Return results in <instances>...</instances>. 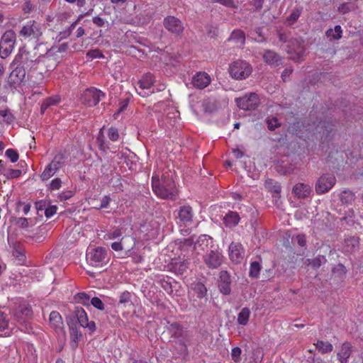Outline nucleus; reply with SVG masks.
I'll return each instance as SVG.
<instances>
[{"label":"nucleus","instance_id":"obj_42","mask_svg":"<svg viewBox=\"0 0 363 363\" xmlns=\"http://www.w3.org/2000/svg\"><path fill=\"white\" fill-rule=\"evenodd\" d=\"M47 59L48 57L45 56L39 57L35 60H30V64L28 63L27 66L30 67L31 69H38L40 68V65H41L42 63H44Z\"/></svg>","mask_w":363,"mask_h":363},{"label":"nucleus","instance_id":"obj_45","mask_svg":"<svg viewBox=\"0 0 363 363\" xmlns=\"http://www.w3.org/2000/svg\"><path fill=\"white\" fill-rule=\"evenodd\" d=\"M62 186V180L60 178H55L51 181L48 189L51 191L58 190Z\"/></svg>","mask_w":363,"mask_h":363},{"label":"nucleus","instance_id":"obj_64","mask_svg":"<svg viewBox=\"0 0 363 363\" xmlns=\"http://www.w3.org/2000/svg\"><path fill=\"white\" fill-rule=\"evenodd\" d=\"M220 4L227 7L234 8L235 6L233 0H220Z\"/></svg>","mask_w":363,"mask_h":363},{"label":"nucleus","instance_id":"obj_59","mask_svg":"<svg viewBox=\"0 0 363 363\" xmlns=\"http://www.w3.org/2000/svg\"><path fill=\"white\" fill-rule=\"evenodd\" d=\"M299 16H300V13L298 11H293L289 16L287 21L290 23H293L298 18Z\"/></svg>","mask_w":363,"mask_h":363},{"label":"nucleus","instance_id":"obj_26","mask_svg":"<svg viewBox=\"0 0 363 363\" xmlns=\"http://www.w3.org/2000/svg\"><path fill=\"white\" fill-rule=\"evenodd\" d=\"M191 292H193L194 295L196 296L197 298H202L206 296L207 289L204 284L201 282H196L191 284Z\"/></svg>","mask_w":363,"mask_h":363},{"label":"nucleus","instance_id":"obj_49","mask_svg":"<svg viewBox=\"0 0 363 363\" xmlns=\"http://www.w3.org/2000/svg\"><path fill=\"white\" fill-rule=\"evenodd\" d=\"M241 354V349L240 347H234L231 351L232 359L235 362H238Z\"/></svg>","mask_w":363,"mask_h":363},{"label":"nucleus","instance_id":"obj_29","mask_svg":"<svg viewBox=\"0 0 363 363\" xmlns=\"http://www.w3.org/2000/svg\"><path fill=\"white\" fill-rule=\"evenodd\" d=\"M359 239L356 237H350L345 241V250L347 252H352L359 247Z\"/></svg>","mask_w":363,"mask_h":363},{"label":"nucleus","instance_id":"obj_20","mask_svg":"<svg viewBox=\"0 0 363 363\" xmlns=\"http://www.w3.org/2000/svg\"><path fill=\"white\" fill-rule=\"evenodd\" d=\"M13 329V324L9 323L6 315L0 312V336H9Z\"/></svg>","mask_w":363,"mask_h":363},{"label":"nucleus","instance_id":"obj_54","mask_svg":"<svg viewBox=\"0 0 363 363\" xmlns=\"http://www.w3.org/2000/svg\"><path fill=\"white\" fill-rule=\"evenodd\" d=\"M57 206H52L49 208H47L45 211V216L47 218H50L52 216H54L57 213Z\"/></svg>","mask_w":363,"mask_h":363},{"label":"nucleus","instance_id":"obj_12","mask_svg":"<svg viewBox=\"0 0 363 363\" xmlns=\"http://www.w3.org/2000/svg\"><path fill=\"white\" fill-rule=\"evenodd\" d=\"M229 257L232 262L240 263L244 257V249L239 242H232L229 246Z\"/></svg>","mask_w":363,"mask_h":363},{"label":"nucleus","instance_id":"obj_11","mask_svg":"<svg viewBox=\"0 0 363 363\" xmlns=\"http://www.w3.org/2000/svg\"><path fill=\"white\" fill-rule=\"evenodd\" d=\"M204 262L210 268H217L223 262V255L218 250H211V252L204 257Z\"/></svg>","mask_w":363,"mask_h":363},{"label":"nucleus","instance_id":"obj_13","mask_svg":"<svg viewBox=\"0 0 363 363\" xmlns=\"http://www.w3.org/2000/svg\"><path fill=\"white\" fill-rule=\"evenodd\" d=\"M164 27L170 32L179 34L184 30V26L181 21L174 16H168L164 20Z\"/></svg>","mask_w":363,"mask_h":363},{"label":"nucleus","instance_id":"obj_15","mask_svg":"<svg viewBox=\"0 0 363 363\" xmlns=\"http://www.w3.org/2000/svg\"><path fill=\"white\" fill-rule=\"evenodd\" d=\"M75 314L82 327L88 328L91 332H94L96 330L95 323L89 321L87 315L83 308H76Z\"/></svg>","mask_w":363,"mask_h":363},{"label":"nucleus","instance_id":"obj_38","mask_svg":"<svg viewBox=\"0 0 363 363\" xmlns=\"http://www.w3.org/2000/svg\"><path fill=\"white\" fill-rule=\"evenodd\" d=\"M316 347L322 353H328L330 352L333 347L332 344L328 342H324L322 340H318L316 343Z\"/></svg>","mask_w":363,"mask_h":363},{"label":"nucleus","instance_id":"obj_55","mask_svg":"<svg viewBox=\"0 0 363 363\" xmlns=\"http://www.w3.org/2000/svg\"><path fill=\"white\" fill-rule=\"evenodd\" d=\"M59 101H60V98L58 96L49 98V99H48L46 100L45 104H44V106H45V108H47V107H48L50 106H52V105L57 104Z\"/></svg>","mask_w":363,"mask_h":363},{"label":"nucleus","instance_id":"obj_18","mask_svg":"<svg viewBox=\"0 0 363 363\" xmlns=\"http://www.w3.org/2000/svg\"><path fill=\"white\" fill-rule=\"evenodd\" d=\"M230 276L226 271L220 272L219 289L220 291L224 295H228L231 292Z\"/></svg>","mask_w":363,"mask_h":363},{"label":"nucleus","instance_id":"obj_53","mask_svg":"<svg viewBox=\"0 0 363 363\" xmlns=\"http://www.w3.org/2000/svg\"><path fill=\"white\" fill-rule=\"evenodd\" d=\"M130 294L128 291H125L121 294L119 298L120 303H128L130 301Z\"/></svg>","mask_w":363,"mask_h":363},{"label":"nucleus","instance_id":"obj_8","mask_svg":"<svg viewBox=\"0 0 363 363\" xmlns=\"http://www.w3.org/2000/svg\"><path fill=\"white\" fill-rule=\"evenodd\" d=\"M32 315L31 307L27 304L23 303L18 306L14 313V318L17 323L20 325H25V329L27 330V323Z\"/></svg>","mask_w":363,"mask_h":363},{"label":"nucleus","instance_id":"obj_31","mask_svg":"<svg viewBox=\"0 0 363 363\" xmlns=\"http://www.w3.org/2000/svg\"><path fill=\"white\" fill-rule=\"evenodd\" d=\"M16 42V34L12 30H6L2 35L1 44L15 45Z\"/></svg>","mask_w":363,"mask_h":363},{"label":"nucleus","instance_id":"obj_61","mask_svg":"<svg viewBox=\"0 0 363 363\" xmlns=\"http://www.w3.org/2000/svg\"><path fill=\"white\" fill-rule=\"evenodd\" d=\"M93 23L99 27H102L105 25L104 20L99 16H95L93 18Z\"/></svg>","mask_w":363,"mask_h":363},{"label":"nucleus","instance_id":"obj_43","mask_svg":"<svg viewBox=\"0 0 363 363\" xmlns=\"http://www.w3.org/2000/svg\"><path fill=\"white\" fill-rule=\"evenodd\" d=\"M5 155L11 160V162H16L19 158L18 152L13 149H8L5 152Z\"/></svg>","mask_w":363,"mask_h":363},{"label":"nucleus","instance_id":"obj_30","mask_svg":"<svg viewBox=\"0 0 363 363\" xmlns=\"http://www.w3.org/2000/svg\"><path fill=\"white\" fill-rule=\"evenodd\" d=\"M250 317V309L248 308H243L238 315L237 322L239 325L245 326L248 323Z\"/></svg>","mask_w":363,"mask_h":363},{"label":"nucleus","instance_id":"obj_27","mask_svg":"<svg viewBox=\"0 0 363 363\" xmlns=\"http://www.w3.org/2000/svg\"><path fill=\"white\" fill-rule=\"evenodd\" d=\"M189 267V263L185 261H174L171 263L172 270L178 274H182Z\"/></svg>","mask_w":363,"mask_h":363},{"label":"nucleus","instance_id":"obj_34","mask_svg":"<svg viewBox=\"0 0 363 363\" xmlns=\"http://www.w3.org/2000/svg\"><path fill=\"white\" fill-rule=\"evenodd\" d=\"M229 40L234 41L238 44V45H243L245 40L244 33L240 30H234L232 33Z\"/></svg>","mask_w":363,"mask_h":363},{"label":"nucleus","instance_id":"obj_5","mask_svg":"<svg viewBox=\"0 0 363 363\" xmlns=\"http://www.w3.org/2000/svg\"><path fill=\"white\" fill-rule=\"evenodd\" d=\"M252 71V66L245 60L235 61L229 67L230 76L237 80L247 78L251 74Z\"/></svg>","mask_w":363,"mask_h":363},{"label":"nucleus","instance_id":"obj_22","mask_svg":"<svg viewBox=\"0 0 363 363\" xmlns=\"http://www.w3.org/2000/svg\"><path fill=\"white\" fill-rule=\"evenodd\" d=\"M352 346L349 342H344L339 352H337V357L340 363H347L348 359L352 354Z\"/></svg>","mask_w":363,"mask_h":363},{"label":"nucleus","instance_id":"obj_35","mask_svg":"<svg viewBox=\"0 0 363 363\" xmlns=\"http://www.w3.org/2000/svg\"><path fill=\"white\" fill-rule=\"evenodd\" d=\"M325 257L324 256L319 255L313 259H306V263L314 269H318L322 265L323 263H325Z\"/></svg>","mask_w":363,"mask_h":363},{"label":"nucleus","instance_id":"obj_9","mask_svg":"<svg viewBox=\"0 0 363 363\" xmlns=\"http://www.w3.org/2000/svg\"><path fill=\"white\" fill-rule=\"evenodd\" d=\"M335 182L336 179L333 174H323L318 180V182L315 185V190L317 193L324 194L328 191L335 185Z\"/></svg>","mask_w":363,"mask_h":363},{"label":"nucleus","instance_id":"obj_21","mask_svg":"<svg viewBox=\"0 0 363 363\" xmlns=\"http://www.w3.org/2000/svg\"><path fill=\"white\" fill-rule=\"evenodd\" d=\"M135 245L134 239L132 237H124L121 242H114L111 244V248L115 251L123 250H130Z\"/></svg>","mask_w":363,"mask_h":363},{"label":"nucleus","instance_id":"obj_52","mask_svg":"<svg viewBox=\"0 0 363 363\" xmlns=\"http://www.w3.org/2000/svg\"><path fill=\"white\" fill-rule=\"evenodd\" d=\"M110 201H111V199L108 196H103L101 200V204L99 206H96V209H102V208H107Z\"/></svg>","mask_w":363,"mask_h":363},{"label":"nucleus","instance_id":"obj_40","mask_svg":"<svg viewBox=\"0 0 363 363\" xmlns=\"http://www.w3.org/2000/svg\"><path fill=\"white\" fill-rule=\"evenodd\" d=\"M14 48L13 45L8 44L3 45L0 43V56L1 58L7 57L13 51Z\"/></svg>","mask_w":363,"mask_h":363},{"label":"nucleus","instance_id":"obj_1","mask_svg":"<svg viewBox=\"0 0 363 363\" xmlns=\"http://www.w3.org/2000/svg\"><path fill=\"white\" fill-rule=\"evenodd\" d=\"M152 187L155 194L161 199L174 200L177 195L174 181L164 179L160 182L157 175L152 177Z\"/></svg>","mask_w":363,"mask_h":363},{"label":"nucleus","instance_id":"obj_24","mask_svg":"<svg viewBox=\"0 0 363 363\" xmlns=\"http://www.w3.org/2000/svg\"><path fill=\"white\" fill-rule=\"evenodd\" d=\"M263 59L270 66H278L281 63L279 55L272 50H266L263 54Z\"/></svg>","mask_w":363,"mask_h":363},{"label":"nucleus","instance_id":"obj_2","mask_svg":"<svg viewBox=\"0 0 363 363\" xmlns=\"http://www.w3.org/2000/svg\"><path fill=\"white\" fill-rule=\"evenodd\" d=\"M155 83L154 75L151 73H146L138 81V86L135 87L136 91L140 96L146 97L155 91L164 90L166 87L164 84L155 85Z\"/></svg>","mask_w":363,"mask_h":363},{"label":"nucleus","instance_id":"obj_37","mask_svg":"<svg viewBox=\"0 0 363 363\" xmlns=\"http://www.w3.org/2000/svg\"><path fill=\"white\" fill-rule=\"evenodd\" d=\"M74 301L75 302L82 304L84 306H89L91 303L89 296L84 292H81L76 294L74 296Z\"/></svg>","mask_w":363,"mask_h":363},{"label":"nucleus","instance_id":"obj_36","mask_svg":"<svg viewBox=\"0 0 363 363\" xmlns=\"http://www.w3.org/2000/svg\"><path fill=\"white\" fill-rule=\"evenodd\" d=\"M340 198L342 203H351L354 200V194L350 190H344L340 194Z\"/></svg>","mask_w":363,"mask_h":363},{"label":"nucleus","instance_id":"obj_32","mask_svg":"<svg viewBox=\"0 0 363 363\" xmlns=\"http://www.w3.org/2000/svg\"><path fill=\"white\" fill-rule=\"evenodd\" d=\"M210 243H212V238L206 235H203L198 239L195 244V248L196 250H199L200 248L201 250H204L205 248L208 247Z\"/></svg>","mask_w":363,"mask_h":363},{"label":"nucleus","instance_id":"obj_58","mask_svg":"<svg viewBox=\"0 0 363 363\" xmlns=\"http://www.w3.org/2000/svg\"><path fill=\"white\" fill-rule=\"evenodd\" d=\"M122 235V233L120 229H115L112 232L107 234V237L108 239H116L119 238Z\"/></svg>","mask_w":363,"mask_h":363},{"label":"nucleus","instance_id":"obj_44","mask_svg":"<svg viewBox=\"0 0 363 363\" xmlns=\"http://www.w3.org/2000/svg\"><path fill=\"white\" fill-rule=\"evenodd\" d=\"M21 174L19 169H7L4 173V176L8 179H13L18 177Z\"/></svg>","mask_w":363,"mask_h":363},{"label":"nucleus","instance_id":"obj_25","mask_svg":"<svg viewBox=\"0 0 363 363\" xmlns=\"http://www.w3.org/2000/svg\"><path fill=\"white\" fill-rule=\"evenodd\" d=\"M193 218L192 209L189 206H184L180 208L179 211V218L180 222L187 224L191 222Z\"/></svg>","mask_w":363,"mask_h":363},{"label":"nucleus","instance_id":"obj_28","mask_svg":"<svg viewBox=\"0 0 363 363\" xmlns=\"http://www.w3.org/2000/svg\"><path fill=\"white\" fill-rule=\"evenodd\" d=\"M240 220V216L236 212L230 211L223 218V222L227 227L236 225Z\"/></svg>","mask_w":363,"mask_h":363},{"label":"nucleus","instance_id":"obj_6","mask_svg":"<svg viewBox=\"0 0 363 363\" xmlns=\"http://www.w3.org/2000/svg\"><path fill=\"white\" fill-rule=\"evenodd\" d=\"M104 94L96 88H89L86 89L81 96L82 104L88 106H94L99 104Z\"/></svg>","mask_w":363,"mask_h":363},{"label":"nucleus","instance_id":"obj_48","mask_svg":"<svg viewBox=\"0 0 363 363\" xmlns=\"http://www.w3.org/2000/svg\"><path fill=\"white\" fill-rule=\"evenodd\" d=\"M92 306H94L96 308L99 310H104V305L101 300L97 297H94L91 299V303Z\"/></svg>","mask_w":363,"mask_h":363},{"label":"nucleus","instance_id":"obj_50","mask_svg":"<svg viewBox=\"0 0 363 363\" xmlns=\"http://www.w3.org/2000/svg\"><path fill=\"white\" fill-rule=\"evenodd\" d=\"M329 125L328 124H326L325 122H320L318 123V125H317L316 127V130L317 131L320 133V134H323V135H325V132H328V129H329Z\"/></svg>","mask_w":363,"mask_h":363},{"label":"nucleus","instance_id":"obj_3","mask_svg":"<svg viewBox=\"0 0 363 363\" xmlns=\"http://www.w3.org/2000/svg\"><path fill=\"white\" fill-rule=\"evenodd\" d=\"M86 260L90 265L100 267L106 264L109 258L105 248L102 247H89L86 252Z\"/></svg>","mask_w":363,"mask_h":363},{"label":"nucleus","instance_id":"obj_57","mask_svg":"<svg viewBox=\"0 0 363 363\" xmlns=\"http://www.w3.org/2000/svg\"><path fill=\"white\" fill-rule=\"evenodd\" d=\"M71 337H72V345L73 347H77V340L82 337V335L80 333H79L77 332V330H73L72 332H71Z\"/></svg>","mask_w":363,"mask_h":363},{"label":"nucleus","instance_id":"obj_16","mask_svg":"<svg viewBox=\"0 0 363 363\" xmlns=\"http://www.w3.org/2000/svg\"><path fill=\"white\" fill-rule=\"evenodd\" d=\"M191 82L194 87L203 89L211 83V77L206 72H199L193 77Z\"/></svg>","mask_w":363,"mask_h":363},{"label":"nucleus","instance_id":"obj_19","mask_svg":"<svg viewBox=\"0 0 363 363\" xmlns=\"http://www.w3.org/2000/svg\"><path fill=\"white\" fill-rule=\"evenodd\" d=\"M50 325L57 333L64 334V323L60 314L57 311H52L50 314Z\"/></svg>","mask_w":363,"mask_h":363},{"label":"nucleus","instance_id":"obj_60","mask_svg":"<svg viewBox=\"0 0 363 363\" xmlns=\"http://www.w3.org/2000/svg\"><path fill=\"white\" fill-rule=\"evenodd\" d=\"M267 123H268V128L270 130H274L277 127H278L279 125L278 121L276 118H273L272 119L269 120L267 121Z\"/></svg>","mask_w":363,"mask_h":363},{"label":"nucleus","instance_id":"obj_17","mask_svg":"<svg viewBox=\"0 0 363 363\" xmlns=\"http://www.w3.org/2000/svg\"><path fill=\"white\" fill-rule=\"evenodd\" d=\"M61 167V163L55 160L48 164L44 171L40 174L42 181H48L50 179Z\"/></svg>","mask_w":363,"mask_h":363},{"label":"nucleus","instance_id":"obj_41","mask_svg":"<svg viewBox=\"0 0 363 363\" xmlns=\"http://www.w3.org/2000/svg\"><path fill=\"white\" fill-rule=\"evenodd\" d=\"M260 269V264L257 262H252L249 271L250 277L257 278L259 274Z\"/></svg>","mask_w":363,"mask_h":363},{"label":"nucleus","instance_id":"obj_10","mask_svg":"<svg viewBox=\"0 0 363 363\" xmlns=\"http://www.w3.org/2000/svg\"><path fill=\"white\" fill-rule=\"evenodd\" d=\"M287 52L290 55L291 59L295 62H298L302 60L305 49L298 40H294L290 43Z\"/></svg>","mask_w":363,"mask_h":363},{"label":"nucleus","instance_id":"obj_23","mask_svg":"<svg viewBox=\"0 0 363 363\" xmlns=\"http://www.w3.org/2000/svg\"><path fill=\"white\" fill-rule=\"evenodd\" d=\"M293 192L297 197L303 199L310 196L311 188L308 184L298 183L294 186Z\"/></svg>","mask_w":363,"mask_h":363},{"label":"nucleus","instance_id":"obj_56","mask_svg":"<svg viewBox=\"0 0 363 363\" xmlns=\"http://www.w3.org/2000/svg\"><path fill=\"white\" fill-rule=\"evenodd\" d=\"M75 24H76V23H72L69 29H68L67 30H65L63 32H60V33L59 35L60 37L58 38V41H60L61 40L68 37L70 35V33H71V28H74Z\"/></svg>","mask_w":363,"mask_h":363},{"label":"nucleus","instance_id":"obj_62","mask_svg":"<svg viewBox=\"0 0 363 363\" xmlns=\"http://www.w3.org/2000/svg\"><path fill=\"white\" fill-rule=\"evenodd\" d=\"M293 69L291 68H286L282 74H281V78L284 81L286 79L287 77L290 76V74L292 73Z\"/></svg>","mask_w":363,"mask_h":363},{"label":"nucleus","instance_id":"obj_33","mask_svg":"<svg viewBox=\"0 0 363 363\" xmlns=\"http://www.w3.org/2000/svg\"><path fill=\"white\" fill-rule=\"evenodd\" d=\"M342 30L340 26H335L334 28H330L326 31V35L330 40H339L342 38Z\"/></svg>","mask_w":363,"mask_h":363},{"label":"nucleus","instance_id":"obj_7","mask_svg":"<svg viewBox=\"0 0 363 363\" xmlns=\"http://www.w3.org/2000/svg\"><path fill=\"white\" fill-rule=\"evenodd\" d=\"M238 106L243 110L255 109L259 104V99L257 94L250 93L245 96L235 99Z\"/></svg>","mask_w":363,"mask_h":363},{"label":"nucleus","instance_id":"obj_14","mask_svg":"<svg viewBox=\"0 0 363 363\" xmlns=\"http://www.w3.org/2000/svg\"><path fill=\"white\" fill-rule=\"evenodd\" d=\"M26 77L25 69L21 67H16L9 74L8 82L13 86L16 87L23 82Z\"/></svg>","mask_w":363,"mask_h":363},{"label":"nucleus","instance_id":"obj_46","mask_svg":"<svg viewBox=\"0 0 363 363\" xmlns=\"http://www.w3.org/2000/svg\"><path fill=\"white\" fill-rule=\"evenodd\" d=\"M108 138L112 141H117L119 138L118 130L116 128L111 127L108 129Z\"/></svg>","mask_w":363,"mask_h":363},{"label":"nucleus","instance_id":"obj_39","mask_svg":"<svg viewBox=\"0 0 363 363\" xmlns=\"http://www.w3.org/2000/svg\"><path fill=\"white\" fill-rule=\"evenodd\" d=\"M264 186L268 190L274 193H279L281 191L280 186L272 179H267L264 182Z\"/></svg>","mask_w":363,"mask_h":363},{"label":"nucleus","instance_id":"obj_4","mask_svg":"<svg viewBox=\"0 0 363 363\" xmlns=\"http://www.w3.org/2000/svg\"><path fill=\"white\" fill-rule=\"evenodd\" d=\"M42 34L41 24L34 20L28 21L19 31V35L28 40H38Z\"/></svg>","mask_w":363,"mask_h":363},{"label":"nucleus","instance_id":"obj_51","mask_svg":"<svg viewBox=\"0 0 363 363\" xmlns=\"http://www.w3.org/2000/svg\"><path fill=\"white\" fill-rule=\"evenodd\" d=\"M74 195L73 192L72 191H62L59 196L58 199L60 201H66Z\"/></svg>","mask_w":363,"mask_h":363},{"label":"nucleus","instance_id":"obj_47","mask_svg":"<svg viewBox=\"0 0 363 363\" xmlns=\"http://www.w3.org/2000/svg\"><path fill=\"white\" fill-rule=\"evenodd\" d=\"M86 56L89 59H91V60L96 59V58H103L104 57V55L101 53V52L99 50H97V49L89 50L87 52Z\"/></svg>","mask_w":363,"mask_h":363},{"label":"nucleus","instance_id":"obj_63","mask_svg":"<svg viewBox=\"0 0 363 363\" xmlns=\"http://www.w3.org/2000/svg\"><path fill=\"white\" fill-rule=\"evenodd\" d=\"M18 224L21 228H27L28 227V220L26 218H21L18 220Z\"/></svg>","mask_w":363,"mask_h":363}]
</instances>
